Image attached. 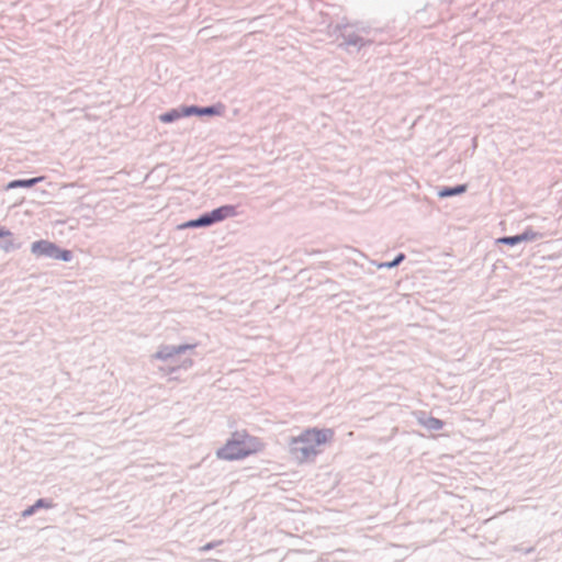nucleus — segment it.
<instances>
[{"mask_svg":"<svg viewBox=\"0 0 562 562\" xmlns=\"http://www.w3.org/2000/svg\"><path fill=\"white\" fill-rule=\"evenodd\" d=\"M334 430L330 428H307L290 440L289 451L300 464L311 462L321 453L322 447L331 442Z\"/></svg>","mask_w":562,"mask_h":562,"instance_id":"nucleus-1","label":"nucleus"},{"mask_svg":"<svg viewBox=\"0 0 562 562\" xmlns=\"http://www.w3.org/2000/svg\"><path fill=\"white\" fill-rule=\"evenodd\" d=\"M263 446L260 438L251 436L246 430H238L216 451V457L225 461L241 460L257 454Z\"/></svg>","mask_w":562,"mask_h":562,"instance_id":"nucleus-2","label":"nucleus"},{"mask_svg":"<svg viewBox=\"0 0 562 562\" xmlns=\"http://www.w3.org/2000/svg\"><path fill=\"white\" fill-rule=\"evenodd\" d=\"M32 251L36 256H47L64 261L71 259V252L69 250H61L53 243L47 240H40L32 245Z\"/></svg>","mask_w":562,"mask_h":562,"instance_id":"nucleus-3","label":"nucleus"},{"mask_svg":"<svg viewBox=\"0 0 562 562\" xmlns=\"http://www.w3.org/2000/svg\"><path fill=\"white\" fill-rule=\"evenodd\" d=\"M236 214L235 206L233 205H224L221 206L211 213V217L213 220V223L222 221L226 217L234 216Z\"/></svg>","mask_w":562,"mask_h":562,"instance_id":"nucleus-4","label":"nucleus"},{"mask_svg":"<svg viewBox=\"0 0 562 562\" xmlns=\"http://www.w3.org/2000/svg\"><path fill=\"white\" fill-rule=\"evenodd\" d=\"M536 235L533 233L526 232L521 235L501 238L499 241L508 245H516L520 241L532 239Z\"/></svg>","mask_w":562,"mask_h":562,"instance_id":"nucleus-5","label":"nucleus"},{"mask_svg":"<svg viewBox=\"0 0 562 562\" xmlns=\"http://www.w3.org/2000/svg\"><path fill=\"white\" fill-rule=\"evenodd\" d=\"M465 190H467V186L461 184L456 188H445L441 191H439L438 194L440 198H447V196H451V195L461 194V193L465 192Z\"/></svg>","mask_w":562,"mask_h":562,"instance_id":"nucleus-6","label":"nucleus"},{"mask_svg":"<svg viewBox=\"0 0 562 562\" xmlns=\"http://www.w3.org/2000/svg\"><path fill=\"white\" fill-rule=\"evenodd\" d=\"M213 223L211 214L203 215L198 220L189 222L186 226L188 227H198V226H206Z\"/></svg>","mask_w":562,"mask_h":562,"instance_id":"nucleus-7","label":"nucleus"},{"mask_svg":"<svg viewBox=\"0 0 562 562\" xmlns=\"http://www.w3.org/2000/svg\"><path fill=\"white\" fill-rule=\"evenodd\" d=\"M40 180H41V178H33V179H29V180H14L9 183L8 188L12 189V188H18V187H31Z\"/></svg>","mask_w":562,"mask_h":562,"instance_id":"nucleus-8","label":"nucleus"},{"mask_svg":"<svg viewBox=\"0 0 562 562\" xmlns=\"http://www.w3.org/2000/svg\"><path fill=\"white\" fill-rule=\"evenodd\" d=\"M426 425L430 428V429H435V430H439L442 428L443 426V423L438 419V418H429L426 423Z\"/></svg>","mask_w":562,"mask_h":562,"instance_id":"nucleus-9","label":"nucleus"},{"mask_svg":"<svg viewBox=\"0 0 562 562\" xmlns=\"http://www.w3.org/2000/svg\"><path fill=\"white\" fill-rule=\"evenodd\" d=\"M178 117H180V114L177 111H172L170 113L162 114L160 116V121H162L165 123H169Z\"/></svg>","mask_w":562,"mask_h":562,"instance_id":"nucleus-10","label":"nucleus"},{"mask_svg":"<svg viewBox=\"0 0 562 562\" xmlns=\"http://www.w3.org/2000/svg\"><path fill=\"white\" fill-rule=\"evenodd\" d=\"M11 236L10 231L5 229L4 227L0 226V238L2 237H9Z\"/></svg>","mask_w":562,"mask_h":562,"instance_id":"nucleus-11","label":"nucleus"},{"mask_svg":"<svg viewBox=\"0 0 562 562\" xmlns=\"http://www.w3.org/2000/svg\"><path fill=\"white\" fill-rule=\"evenodd\" d=\"M199 113L212 114V113H214V111L212 108H205L203 110H200Z\"/></svg>","mask_w":562,"mask_h":562,"instance_id":"nucleus-12","label":"nucleus"},{"mask_svg":"<svg viewBox=\"0 0 562 562\" xmlns=\"http://www.w3.org/2000/svg\"><path fill=\"white\" fill-rule=\"evenodd\" d=\"M403 258H404V256L400 255V257L396 260H394L392 263H390L389 267H393V266L397 265Z\"/></svg>","mask_w":562,"mask_h":562,"instance_id":"nucleus-13","label":"nucleus"}]
</instances>
